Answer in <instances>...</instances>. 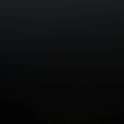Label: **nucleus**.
<instances>
[{
	"label": "nucleus",
	"instance_id": "obj_1",
	"mask_svg": "<svg viewBox=\"0 0 124 124\" xmlns=\"http://www.w3.org/2000/svg\"><path fill=\"white\" fill-rule=\"evenodd\" d=\"M6 98L7 99H8V98L7 97H6Z\"/></svg>",
	"mask_w": 124,
	"mask_h": 124
},
{
	"label": "nucleus",
	"instance_id": "obj_2",
	"mask_svg": "<svg viewBox=\"0 0 124 124\" xmlns=\"http://www.w3.org/2000/svg\"><path fill=\"white\" fill-rule=\"evenodd\" d=\"M7 94H8V93H7Z\"/></svg>",
	"mask_w": 124,
	"mask_h": 124
}]
</instances>
